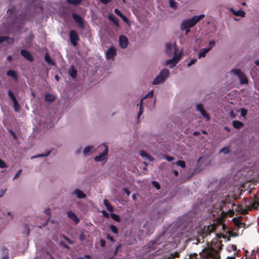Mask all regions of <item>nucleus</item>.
I'll return each instance as SVG.
<instances>
[{
  "mask_svg": "<svg viewBox=\"0 0 259 259\" xmlns=\"http://www.w3.org/2000/svg\"><path fill=\"white\" fill-rule=\"evenodd\" d=\"M109 228L112 231L113 233H114L115 234L118 233V230L115 226H114L113 225H111L109 226Z\"/></svg>",
  "mask_w": 259,
  "mask_h": 259,
  "instance_id": "nucleus-39",
  "label": "nucleus"
},
{
  "mask_svg": "<svg viewBox=\"0 0 259 259\" xmlns=\"http://www.w3.org/2000/svg\"><path fill=\"white\" fill-rule=\"evenodd\" d=\"M101 2H102L104 4H108L110 2H111L112 0H99Z\"/></svg>",
  "mask_w": 259,
  "mask_h": 259,
  "instance_id": "nucleus-63",
  "label": "nucleus"
},
{
  "mask_svg": "<svg viewBox=\"0 0 259 259\" xmlns=\"http://www.w3.org/2000/svg\"><path fill=\"white\" fill-rule=\"evenodd\" d=\"M82 1V0H66V2L68 4L76 6L79 5L81 3Z\"/></svg>",
  "mask_w": 259,
  "mask_h": 259,
  "instance_id": "nucleus-28",
  "label": "nucleus"
},
{
  "mask_svg": "<svg viewBox=\"0 0 259 259\" xmlns=\"http://www.w3.org/2000/svg\"><path fill=\"white\" fill-rule=\"evenodd\" d=\"M200 255L202 258L206 259H221L220 254L218 250H215L211 246L207 248L203 249Z\"/></svg>",
  "mask_w": 259,
  "mask_h": 259,
  "instance_id": "nucleus-1",
  "label": "nucleus"
},
{
  "mask_svg": "<svg viewBox=\"0 0 259 259\" xmlns=\"http://www.w3.org/2000/svg\"><path fill=\"white\" fill-rule=\"evenodd\" d=\"M230 151V147L227 146L224 147L222 149H221L220 151V153H223L224 154H228Z\"/></svg>",
  "mask_w": 259,
  "mask_h": 259,
  "instance_id": "nucleus-31",
  "label": "nucleus"
},
{
  "mask_svg": "<svg viewBox=\"0 0 259 259\" xmlns=\"http://www.w3.org/2000/svg\"><path fill=\"white\" fill-rule=\"evenodd\" d=\"M8 93L9 96H10V97L11 98V99L13 101V102L14 101L17 100L15 96H14L13 92L11 90H9Z\"/></svg>",
  "mask_w": 259,
  "mask_h": 259,
  "instance_id": "nucleus-42",
  "label": "nucleus"
},
{
  "mask_svg": "<svg viewBox=\"0 0 259 259\" xmlns=\"http://www.w3.org/2000/svg\"><path fill=\"white\" fill-rule=\"evenodd\" d=\"M68 73L72 78H75L77 76V70L72 65L71 67L69 69Z\"/></svg>",
  "mask_w": 259,
  "mask_h": 259,
  "instance_id": "nucleus-15",
  "label": "nucleus"
},
{
  "mask_svg": "<svg viewBox=\"0 0 259 259\" xmlns=\"http://www.w3.org/2000/svg\"><path fill=\"white\" fill-rule=\"evenodd\" d=\"M179 253L176 251L174 253H171L168 257V259H174L176 257H179Z\"/></svg>",
  "mask_w": 259,
  "mask_h": 259,
  "instance_id": "nucleus-33",
  "label": "nucleus"
},
{
  "mask_svg": "<svg viewBox=\"0 0 259 259\" xmlns=\"http://www.w3.org/2000/svg\"><path fill=\"white\" fill-rule=\"evenodd\" d=\"M60 246L63 247L66 249H69V246L67 245L64 241H60L59 243Z\"/></svg>",
  "mask_w": 259,
  "mask_h": 259,
  "instance_id": "nucleus-47",
  "label": "nucleus"
},
{
  "mask_svg": "<svg viewBox=\"0 0 259 259\" xmlns=\"http://www.w3.org/2000/svg\"><path fill=\"white\" fill-rule=\"evenodd\" d=\"M123 191L126 193L127 195V196H129L130 194H131V192L129 190H128L127 188H124L123 189Z\"/></svg>",
  "mask_w": 259,
  "mask_h": 259,
  "instance_id": "nucleus-60",
  "label": "nucleus"
},
{
  "mask_svg": "<svg viewBox=\"0 0 259 259\" xmlns=\"http://www.w3.org/2000/svg\"><path fill=\"white\" fill-rule=\"evenodd\" d=\"M21 172H22V169H19L17 172V173L16 174L15 176H14V177L13 178V180L17 178L20 175V174H21Z\"/></svg>",
  "mask_w": 259,
  "mask_h": 259,
  "instance_id": "nucleus-59",
  "label": "nucleus"
},
{
  "mask_svg": "<svg viewBox=\"0 0 259 259\" xmlns=\"http://www.w3.org/2000/svg\"><path fill=\"white\" fill-rule=\"evenodd\" d=\"M104 204L106 207L107 209L110 212H112L114 211L113 207L111 205L107 199L104 200Z\"/></svg>",
  "mask_w": 259,
  "mask_h": 259,
  "instance_id": "nucleus-19",
  "label": "nucleus"
},
{
  "mask_svg": "<svg viewBox=\"0 0 259 259\" xmlns=\"http://www.w3.org/2000/svg\"><path fill=\"white\" fill-rule=\"evenodd\" d=\"M116 55V51L113 46L110 47L107 51L106 53V57L107 59H113Z\"/></svg>",
  "mask_w": 259,
  "mask_h": 259,
  "instance_id": "nucleus-7",
  "label": "nucleus"
},
{
  "mask_svg": "<svg viewBox=\"0 0 259 259\" xmlns=\"http://www.w3.org/2000/svg\"><path fill=\"white\" fill-rule=\"evenodd\" d=\"M29 233H30V228H29L28 225L25 224L23 226V230L22 233L24 235L27 236L29 234Z\"/></svg>",
  "mask_w": 259,
  "mask_h": 259,
  "instance_id": "nucleus-22",
  "label": "nucleus"
},
{
  "mask_svg": "<svg viewBox=\"0 0 259 259\" xmlns=\"http://www.w3.org/2000/svg\"><path fill=\"white\" fill-rule=\"evenodd\" d=\"M111 217L112 219H113L114 221H115L117 222H119L120 221V217L115 213H112L111 214Z\"/></svg>",
  "mask_w": 259,
  "mask_h": 259,
  "instance_id": "nucleus-36",
  "label": "nucleus"
},
{
  "mask_svg": "<svg viewBox=\"0 0 259 259\" xmlns=\"http://www.w3.org/2000/svg\"><path fill=\"white\" fill-rule=\"evenodd\" d=\"M67 215L68 218L73 220L75 224H78L79 222V219L77 218L75 213H74L72 211H68Z\"/></svg>",
  "mask_w": 259,
  "mask_h": 259,
  "instance_id": "nucleus-11",
  "label": "nucleus"
},
{
  "mask_svg": "<svg viewBox=\"0 0 259 259\" xmlns=\"http://www.w3.org/2000/svg\"><path fill=\"white\" fill-rule=\"evenodd\" d=\"M7 165L6 163H5V162H4L3 160H2L0 158V168H3L7 167Z\"/></svg>",
  "mask_w": 259,
  "mask_h": 259,
  "instance_id": "nucleus-49",
  "label": "nucleus"
},
{
  "mask_svg": "<svg viewBox=\"0 0 259 259\" xmlns=\"http://www.w3.org/2000/svg\"><path fill=\"white\" fill-rule=\"evenodd\" d=\"M203 109H204V108H203V106L202 104H198L196 106V110H197L200 112L201 111H202Z\"/></svg>",
  "mask_w": 259,
  "mask_h": 259,
  "instance_id": "nucleus-52",
  "label": "nucleus"
},
{
  "mask_svg": "<svg viewBox=\"0 0 259 259\" xmlns=\"http://www.w3.org/2000/svg\"><path fill=\"white\" fill-rule=\"evenodd\" d=\"M119 43L121 48H126L128 45V40L124 35H121L119 38Z\"/></svg>",
  "mask_w": 259,
  "mask_h": 259,
  "instance_id": "nucleus-9",
  "label": "nucleus"
},
{
  "mask_svg": "<svg viewBox=\"0 0 259 259\" xmlns=\"http://www.w3.org/2000/svg\"><path fill=\"white\" fill-rule=\"evenodd\" d=\"M45 60L46 62L50 65L54 66L55 65V62L51 59L48 53H45Z\"/></svg>",
  "mask_w": 259,
  "mask_h": 259,
  "instance_id": "nucleus-14",
  "label": "nucleus"
},
{
  "mask_svg": "<svg viewBox=\"0 0 259 259\" xmlns=\"http://www.w3.org/2000/svg\"><path fill=\"white\" fill-rule=\"evenodd\" d=\"M172 51V46L170 43H167L165 45V52L167 54H170Z\"/></svg>",
  "mask_w": 259,
  "mask_h": 259,
  "instance_id": "nucleus-32",
  "label": "nucleus"
},
{
  "mask_svg": "<svg viewBox=\"0 0 259 259\" xmlns=\"http://www.w3.org/2000/svg\"><path fill=\"white\" fill-rule=\"evenodd\" d=\"M55 99V97L52 94H47L45 95V100L49 103H52Z\"/></svg>",
  "mask_w": 259,
  "mask_h": 259,
  "instance_id": "nucleus-20",
  "label": "nucleus"
},
{
  "mask_svg": "<svg viewBox=\"0 0 259 259\" xmlns=\"http://www.w3.org/2000/svg\"><path fill=\"white\" fill-rule=\"evenodd\" d=\"M115 13L119 17L122 16V13L117 9L114 10Z\"/></svg>",
  "mask_w": 259,
  "mask_h": 259,
  "instance_id": "nucleus-55",
  "label": "nucleus"
},
{
  "mask_svg": "<svg viewBox=\"0 0 259 259\" xmlns=\"http://www.w3.org/2000/svg\"><path fill=\"white\" fill-rule=\"evenodd\" d=\"M140 155L143 158H145L149 160L150 161H152L154 160V158H153L150 155L146 153L144 150H141L140 151Z\"/></svg>",
  "mask_w": 259,
  "mask_h": 259,
  "instance_id": "nucleus-17",
  "label": "nucleus"
},
{
  "mask_svg": "<svg viewBox=\"0 0 259 259\" xmlns=\"http://www.w3.org/2000/svg\"><path fill=\"white\" fill-rule=\"evenodd\" d=\"M229 251H231V250L235 251L237 250V246L235 245L231 244L229 246Z\"/></svg>",
  "mask_w": 259,
  "mask_h": 259,
  "instance_id": "nucleus-48",
  "label": "nucleus"
},
{
  "mask_svg": "<svg viewBox=\"0 0 259 259\" xmlns=\"http://www.w3.org/2000/svg\"><path fill=\"white\" fill-rule=\"evenodd\" d=\"M72 16L74 21L78 24L79 27L81 28H83L84 22L82 18L76 13H73Z\"/></svg>",
  "mask_w": 259,
  "mask_h": 259,
  "instance_id": "nucleus-8",
  "label": "nucleus"
},
{
  "mask_svg": "<svg viewBox=\"0 0 259 259\" xmlns=\"http://www.w3.org/2000/svg\"><path fill=\"white\" fill-rule=\"evenodd\" d=\"M93 147L92 146H87L84 149H83V153L84 154H87L88 153H89L90 151L91 150V149H92Z\"/></svg>",
  "mask_w": 259,
  "mask_h": 259,
  "instance_id": "nucleus-46",
  "label": "nucleus"
},
{
  "mask_svg": "<svg viewBox=\"0 0 259 259\" xmlns=\"http://www.w3.org/2000/svg\"><path fill=\"white\" fill-rule=\"evenodd\" d=\"M100 245L102 247H104L106 246V242L104 239H101L100 240Z\"/></svg>",
  "mask_w": 259,
  "mask_h": 259,
  "instance_id": "nucleus-54",
  "label": "nucleus"
},
{
  "mask_svg": "<svg viewBox=\"0 0 259 259\" xmlns=\"http://www.w3.org/2000/svg\"><path fill=\"white\" fill-rule=\"evenodd\" d=\"M247 111L246 109H245V108L242 109L241 112V116L243 117L245 116L247 114Z\"/></svg>",
  "mask_w": 259,
  "mask_h": 259,
  "instance_id": "nucleus-56",
  "label": "nucleus"
},
{
  "mask_svg": "<svg viewBox=\"0 0 259 259\" xmlns=\"http://www.w3.org/2000/svg\"><path fill=\"white\" fill-rule=\"evenodd\" d=\"M109 18L115 24L117 25H118V19L115 16L113 15H109Z\"/></svg>",
  "mask_w": 259,
  "mask_h": 259,
  "instance_id": "nucleus-29",
  "label": "nucleus"
},
{
  "mask_svg": "<svg viewBox=\"0 0 259 259\" xmlns=\"http://www.w3.org/2000/svg\"><path fill=\"white\" fill-rule=\"evenodd\" d=\"M99 149H103V152L99 155L96 156L94 159L96 161H103L106 159V156L108 154V148L105 144H102L98 147Z\"/></svg>",
  "mask_w": 259,
  "mask_h": 259,
  "instance_id": "nucleus-4",
  "label": "nucleus"
},
{
  "mask_svg": "<svg viewBox=\"0 0 259 259\" xmlns=\"http://www.w3.org/2000/svg\"><path fill=\"white\" fill-rule=\"evenodd\" d=\"M154 96L153 91H150L148 94H147L145 97L143 99V100L146 98H152Z\"/></svg>",
  "mask_w": 259,
  "mask_h": 259,
  "instance_id": "nucleus-51",
  "label": "nucleus"
},
{
  "mask_svg": "<svg viewBox=\"0 0 259 259\" xmlns=\"http://www.w3.org/2000/svg\"><path fill=\"white\" fill-rule=\"evenodd\" d=\"M143 99H141L140 102L137 104V106H140L139 111L138 113V117L139 118V116L143 113V109L142 107V104H143Z\"/></svg>",
  "mask_w": 259,
  "mask_h": 259,
  "instance_id": "nucleus-27",
  "label": "nucleus"
},
{
  "mask_svg": "<svg viewBox=\"0 0 259 259\" xmlns=\"http://www.w3.org/2000/svg\"><path fill=\"white\" fill-rule=\"evenodd\" d=\"M13 102L14 103V111L16 112H18L20 110V106H19L18 103L17 102V101L16 100V101H13Z\"/></svg>",
  "mask_w": 259,
  "mask_h": 259,
  "instance_id": "nucleus-34",
  "label": "nucleus"
},
{
  "mask_svg": "<svg viewBox=\"0 0 259 259\" xmlns=\"http://www.w3.org/2000/svg\"><path fill=\"white\" fill-rule=\"evenodd\" d=\"M211 49V47H208L202 49L199 53L198 58L204 57L205 56L206 54L208 53Z\"/></svg>",
  "mask_w": 259,
  "mask_h": 259,
  "instance_id": "nucleus-16",
  "label": "nucleus"
},
{
  "mask_svg": "<svg viewBox=\"0 0 259 259\" xmlns=\"http://www.w3.org/2000/svg\"><path fill=\"white\" fill-rule=\"evenodd\" d=\"M196 61L197 60L196 59H191V61L187 64V66L189 67L190 66L194 64Z\"/></svg>",
  "mask_w": 259,
  "mask_h": 259,
  "instance_id": "nucleus-57",
  "label": "nucleus"
},
{
  "mask_svg": "<svg viewBox=\"0 0 259 259\" xmlns=\"http://www.w3.org/2000/svg\"><path fill=\"white\" fill-rule=\"evenodd\" d=\"M176 164L177 165H179L182 168H185L186 166L185 162V161H184L183 160H178Z\"/></svg>",
  "mask_w": 259,
  "mask_h": 259,
  "instance_id": "nucleus-43",
  "label": "nucleus"
},
{
  "mask_svg": "<svg viewBox=\"0 0 259 259\" xmlns=\"http://www.w3.org/2000/svg\"><path fill=\"white\" fill-rule=\"evenodd\" d=\"M21 54L27 60L30 61H32V56L31 55V53L27 51L26 50H22L21 51Z\"/></svg>",
  "mask_w": 259,
  "mask_h": 259,
  "instance_id": "nucleus-10",
  "label": "nucleus"
},
{
  "mask_svg": "<svg viewBox=\"0 0 259 259\" xmlns=\"http://www.w3.org/2000/svg\"><path fill=\"white\" fill-rule=\"evenodd\" d=\"M37 125L35 126V128L37 130H44V128L46 127V124L45 123H41V122H39L37 123Z\"/></svg>",
  "mask_w": 259,
  "mask_h": 259,
  "instance_id": "nucleus-30",
  "label": "nucleus"
},
{
  "mask_svg": "<svg viewBox=\"0 0 259 259\" xmlns=\"http://www.w3.org/2000/svg\"><path fill=\"white\" fill-rule=\"evenodd\" d=\"M62 237L64 238L66 241H67V242L70 244H73L74 243L73 241L71 240L69 238L64 235H62Z\"/></svg>",
  "mask_w": 259,
  "mask_h": 259,
  "instance_id": "nucleus-45",
  "label": "nucleus"
},
{
  "mask_svg": "<svg viewBox=\"0 0 259 259\" xmlns=\"http://www.w3.org/2000/svg\"><path fill=\"white\" fill-rule=\"evenodd\" d=\"M7 75L8 76H11V77H12L13 79H14L15 80H17L18 79V76H17V74L13 70H9L7 72Z\"/></svg>",
  "mask_w": 259,
  "mask_h": 259,
  "instance_id": "nucleus-21",
  "label": "nucleus"
},
{
  "mask_svg": "<svg viewBox=\"0 0 259 259\" xmlns=\"http://www.w3.org/2000/svg\"><path fill=\"white\" fill-rule=\"evenodd\" d=\"M70 41L72 46L75 47L77 45V41L79 40V37L78 33L74 30L69 31Z\"/></svg>",
  "mask_w": 259,
  "mask_h": 259,
  "instance_id": "nucleus-6",
  "label": "nucleus"
},
{
  "mask_svg": "<svg viewBox=\"0 0 259 259\" xmlns=\"http://www.w3.org/2000/svg\"><path fill=\"white\" fill-rule=\"evenodd\" d=\"M152 184H153V185L157 189H160V186L159 185V184L156 182V181H153L152 182Z\"/></svg>",
  "mask_w": 259,
  "mask_h": 259,
  "instance_id": "nucleus-53",
  "label": "nucleus"
},
{
  "mask_svg": "<svg viewBox=\"0 0 259 259\" xmlns=\"http://www.w3.org/2000/svg\"><path fill=\"white\" fill-rule=\"evenodd\" d=\"M6 40H8V42L11 44L13 43L14 41L13 38H9L8 37L5 36H0V42H3Z\"/></svg>",
  "mask_w": 259,
  "mask_h": 259,
  "instance_id": "nucleus-25",
  "label": "nucleus"
},
{
  "mask_svg": "<svg viewBox=\"0 0 259 259\" xmlns=\"http://www.w3.org/2000/svg\"><path fill=\"white\" fill-rule=\"evenodd\" d=\"M45 213L47 215H48L47 220L48 221L51 218V211H50V209L49 208L46 209L45 210Z\"/></svg>",
  "mask_w": 259,
  "mask_h": 259,
  "instance_id": "nucleus-50",
  "label": "nucleus"
},
{
  "mask_svg": "<svg viewBox=\"0 0 259 259\" xmlns=\"http://www.w3.org/2000/svg\"><path fill=\"white\" fill-rule=\"evenodd\" d=\"M175 59V58H172L171 59L167 60L166 62V64L167 65H170L171 68L174 67L177 64Z\"/></svg>",
  "mask_w": 259,
  "mask_h": 259,
  "instance_id": "nucleus-23",
  "label": "nucleus"
},
{
  "mask_svg": "<svg viewBox=\"0 0 259 259\" xmlns=\"http://www.w3.org/2000/svg\"><path fill=\"white\" fill-rule=\"evenodd\" d=\"M169 6L171 8L176 9L177 8V3L174 0H169Z\"/></svg>",
  "mask_w": 259,
  "mask_h": 259,
  "instance_id": "nucleus-41",
  "label": "nucleus"
},
{
  "mask_svg": "<svg viewBox=\"0 0 259 259\" xmlns=\"http://www.w3.org/2000/svg\"><path fill=\"white\" fill-rule=\"evenodd\" d=\"M85 238V235L83 234V233H81L79 235V239L80 241H83L84 240Z\"/></svg>",
  "mask_w": 259,
  "mask_h": 259,
  "instance_id": "nucleus-62",
  "label": "nucleus"
},
{
  "mask_svg": "<svg viewBox=\"0 0 259 259\" xmlns=\"http://www.w3.org/2000/svg\"><path fill=\"white\" fill-rule=\"evenodd\" d=\"M143 99H141L140 102L137 104V106H140L139 111L138 113V117L139 118V116L143 113V109L142 107V104H143Z\"/></svg>",
  "mask_w": 259,
  "mask_h": 259,
  "instance_id": "nucleus-26",
  "label": "nucleus"
},
{
  "mask_svg": "<svg viewBox=\"0 0 259 259\" xmlns=\"http://www.w3.org/2000/svg\"><path fill=\"white\" fill-rule=\"evenodd\" d=\"M202 115V116L206 119L207 121H208L210 119L208 114L206 113L204 109L200 112Z\"/></svg>",
  "mask_w": 259,
  "mask_h": 259,
  "instance_id": "nucleus-37",
  "label": "nucleus"
},
{
  "mask_svg": "<svg viewBox=\"0 0 259 259\" xmlns=\"http://www.w3.org/2000/svg\"><path fill=\"white\" fill-rule=\"evenodd\" d=\"M258 206H259V200L254 201L252 204L251 208H250L249 210H251L252 208L257 209Z\"/></svg>",
  "mask_w": 259,
  "mask_h": 259,
  "instance_id": "nucleus-44",
  "label": "nucleus"
},
{
  "mask_svg": "<svg viewBox=\"0 0 259 259\" xmlns=\"http://www.w3.org/2000/svg\"><path fill=\"white\" fill-rule=\"evenodd\" d=\"M205 17V15L201 14L199 16H195L191 19H188L183 22L181 28L184 30L189 28H191L195 25L200 20Z\"/></svg>",
  "mask_w": 259,
  "mask_h": 259,
  "instance_id": "nucleus-2",
  "label": "nucleus"
},
{
  "mask_svg": "<svg viewBox=\"0 0 259 259\" xmlns=\"http://www.w3.org/2000/svg\"><path fill=\"white\" fill-rule=\"evenodd\" d=\"M172 58H175V60L178 63L181 58V54H177L176 52H175Z\"/></svg>",
  "mask_w": 259,
  "mask_h": 259,
  "instance_id": "nucleus-40",
  "label": "nucleus"
},
{
  "mask_svg": "<svg viewBox=\"0 0 259 259\" xmlns=\"http://www.w3.org/2000/svg\"><path fill=\"white\" fill-rule=\"evenodd\" d=\"M233 125L236 129H241L244 126V124L242 122L238 120H234L233 121Z\"/></svg>",
  "mask_w": 259,
  "mask_h": 259,
  "instance_id": "nucleus-13",
  "label": "nucleus"
},
{
  "mask_svg": "<svg viewBox=\"0 0 259 259\" xmlns=\"http://www.w3.org/2000/svg\"><path fill=\"white\" fill-rule=\"evenodd\" d=\"M231 72H233L236 75L240 80V83L242 84H245L248 83V80L246 78L245 74L241 71L239 69H236L231 70Z\"/></svg>",
  "mask_w": 259,
  "mask_h": 259,
  "instance_id": "nucleus-5",
  "label": "nucleus"
},
{
  "mask_svg": "<svg viewBox=\"0 0 259 259\" xmlns=\"http://www.w3.org/2000/svg\"><path fill=\"white\" fill-rule=\"evenodd\" d=\"M106 238L109 239L111 242H114V239L112 236H111L109 234H107L106 236Z\"/></svg>",
  "mask_w": 259,
  "mask_h": 259,
  "instance_id": "nucleus-61",
  "label": "nucleus"
},
{
  "mask_svg": "<svg viewBox=\"0 0 259 259\" xmlns=\"http://www.w3.org/2000/svg\"><path fill=\"white\" fill-rule=\"evenodd\" d=\"M165 159H166L168 161H171L174 159V157L172 156H169L168 155H166L165 156Z\"/></svg>",
  "mask_w": 259,
  "mask_h": 259,
  "instance_id": "nucleus-58",
  "label": "nucleus"
},
{
  "mask_svg": "<svg viewBox=\"0 0 259 259\" xmlns=\"http://www.w3.org/2000/svg\"><path fill=\"white\" fill-rule=\"evenodd\" d=\"M214 230V228L213 226H208L207 230L206 231V234L205 236H207V235H209L211 232H212Z\"/></svg>",
  "mask_w": 259,
  "mask_h": 259,
  "instance_id": "nucleus-38",
  "label": "nucleus"
},
{
  "mask_svg": "<svg viewBox=\"0 0 259 259\" xmlns=\"http://www.w3.org/2000/svg\"><path fill=\"white\" fill-rule=\"evenodd\" d=\"M51 152V150H48V151H47L44 154L42 153V154H39V155L33 156V158H38L39 157H46V156H48L50 154Z\"/></svg>",
  "mask_w": 259,
  "mask_h": 259,
  "instance_id": "nucleus-35",
  "label": "nucleus"
},
{
  "mask_svg": "<svg viewBox=\"0 0 259 259\" xmlns=\"http://www.w3.org/2000/svg\"><path fill=\"white\" fill-rule=\"evenodd\" d=\"M232 13L237 16L245 17V12L243 10L235 11L233 9H231Z\"/></svg>",
  "mask_w": 259,
  "mask_h": 259,
  "instance_id": "nucleus-18",
  "label": "nucleus"
},
{
  "mask_svg": "<svg viewBox=\"0 0 259 259\" xmlns=\"http://www.w3.org/2000/svg\"><path fill=\"white\" fill-rule=\"evenodd\" d=\"M169 73V71L168 69H163L161 70L159 75L154 79L152 84L156 85L164 82L166 77H168Z\"/></svg>",
  "mask_w": 259,
  "mask_h": 259,
  "instance_id": "nucleus-3",
  "label": "nucleus"
},
{
  "mask_svg": "<svg viewBox=\"0 0 259 259\" xmlns=\"http://www.w3.org/2000/svg\"><path fill=\"white\" fill-rule=\"evenodd\" d=\"M233 220L234 222L235 223L236 226H239L241 224V223H240L239 221L237 219V218H234Z\"/></svg>",
  "mask_w": 259,
  "mask_h": 259,
  "instance_id": "nucleus-64",
  "label": "nucleus"
},
{
  "mask_svg": "<svg viewBox=\"0 0 259 259\" xmlns=\"http://www.w3.org/2000/svg\"><path fill=\"white\" fill-rule=\"evenodd\" d=\"M3 256L2 259H8L9 255H8V249L6 247L3 248Z\"/></svg>",
  "mask_w": 259,
  "mask_h": 259,
  "instance_id": "nucleus-24",
  "label": "nucleus"
},
{
  "mask_svg": "<svg viewBox=\"0 0 259 259\" xmlns=\"http://www.w3.org/2000/svg\"><path fill=\"white\" fill-rule=\"evenodd\" d=\"M73 194H75L77 197L79 199H83L86 197V195L79 189H75Z\"/></svg>",
  "mask_w": 259,
  "mask_h": 259,
  "instance_id": "nucleus-12",
  "label": "nucleus"
}]
</instances>
